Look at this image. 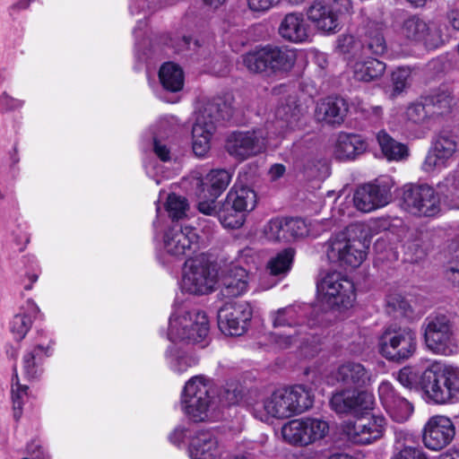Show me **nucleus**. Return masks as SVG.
I'll return each mask as SVG.
<instances>
[{"label": "nucleus", "instance_id": "e2e57ef3", "mask_svg": "<svg viewBox=\"0 0 459 459\" xmlns=\"http://www.w3.org/2000/svg\"><path fill=\"white\" fill-rule=\"evenodd\" d=\"M392 459H429L422 449L406 446L394 455Z\"/></svg>", "mask_w": 459, "mask_h": 459}, {"label": "nucleus", "instance_id": "338daca9", "mask_svg": "<svg viewBox=\"0 0 459 459\" xmlns=\"http://www.w3.org/2000/svg\"><path fill=\"white\" fill-rule=\"evenodd\" d=\"M255 251L251 247H245L241 249L237 257H236V264L233 265H239L242 266V264L249 265L250 264L255 263Z\"/></svg>", "mask_w": 459, "mask_h": 459}, {"label": "nucleus", "instance_id": "423d86ee", "mask_svg": "<svg viewBox=\"0 0 459 459\" xmlns=\"http://www.w3.org/2000/svg\"><path fill=\"white\" fill-rule=\"evenodd\" d=\"M326 420L316 417H302L290 420L281 428L283 441L296 447H306L324 440L329 434Z\"/></svg>", "mask_w": 459, "mask_h": 459}, {"label": "nucleus", "instance_id": "6ab92c4d", "mask_svg": "<svg viewBox=\"0 0 459 459\" xmlns=\"http://www.w3.org/2000/svg\"><path fill=\"white\" fill-rule=\"evenodd\" d=\"M455 427L450 418L444 415L430 417L422 429V442L425 447L439 451L454 439Z\"/></svg>", "mask_w": 459, "mask_h": 459}, {"label": "nucleus", "instance_id": "39448f33", "mask_svg": "<svg viewBox=\"0 0 459 459\" xmlns=\"http://www.w3.org/2000/svg\"><path fill=\"white\" fill-rule=\"evenodd\" d=\"M213 397L212 381L204 376H195L185 385L181 397L182 409L192 421H204L209 419Z\"/></svg>", "mask_w": 459, "mask_h": 459}, {"label": "nucleus", "instance_id": "72a5a7b5", "mask_svg": "<svg viewBox=\"0 0 459 459\" xmlns=\"http://www.w3.org/2000/svg\"><path fill=\"white\" fill-rule=\"evenodd\" d=\"M225 201L248 213L255 208L257 196L251 187L236 183L227 194Z\"/></svg>", "mask_w": 459, "mask_h": 459}, {"label": "nucleus", "instance_id": "c85d7f7f", "mask_svg": "<svg viewBox=\"0 0 459 459\" xmlns=\"http://www.w3.org/2000/svg\"><path fill=\"white\" fill-rule=\"evenodd\" d=\"M273 342L280 349H288L297 345L301 349L305 356H314L319 350L317 338L300 329L296 330L293 336L275 335Z\"/></svg>", "mask_w": 459, "mask_h": 459}, {"label": "nucleus", "instance_id": "4468645a", "mask_svg": "<svg viewBox=\"0 0 459 459\" xmlns=\"http://www.w3.org/2000/svg\"><path fill=\"white\" fill-rule=\"evenodd\" d=\"M386 420L381 415L360 417L342 423V434L352 443L368 445L380 439L386 429Z\"/></svg>", "mask_w": 459, "mask_h": 459}, {"label": "nucleus", "instance_id": "412c9836", "mask_svg": "<svg viewBox=\"0 0 459 459\" xmlns=\"http://www.w3.org/2000/svg\"><path fill=\"white\" fill-rule=\"evenodd\" d=\"M373 394L358 389H342L335 392L330 405L338 414H348L369 410L374 404Z\"/></svg>", "mask_w": 459, "mask_h": 459}, {"label": "nucleus", "instance_id": "ea45409f", "mask_svg": "<svg viewBox=\"0 0 459 459\" xmlns=\"http://www.w3.org/2000/svg\"><path fill=\"white\" fill-rule=\"evenodd\" d=\"M247 214L244 211L224 200L218 209L217 217L223 227L238 229L244 224Z\"/></svg>", "mask_w": 459, "mask_h": 459}, {"label": "nucleus", "instance_id": "2f4dec72", "mask_svg": "<svg viewBox=\"0 0 459 459\" xmlns=\"http://www.w3.org/2000/svg\"><path fill=\"white\" fill-rule=\"evenodd\" d=\"M270 73H286L292 69L297 55L287 47L268 46Z\"/></svg>", "mask_w": 459, "mask_h": 459}, {"label": "nucleus", "instance_id": "f257e3e1", "mask_svg": "<svg viewBox=\"0 0 459 459\" xmlns=\"http://www.w3.org/2000/svg\"><path fill=\"white\" fill-rule=\"evenodd\" d=\"M315 395L304 385L277 389L253 407L254 416L261 421L285 420L302 414L313 407Z\"/></svg>", "mask_w": 459, "mask_h": 459}, {"label": "nucleus", "instance_id": "4be33fe9", "mask_svg": "<svg viewBox=\"0 0 459 459\" xmlns=\"http://www.w3.org/2000/svg\"><path fill=\"white\" fill-rule=\"evenodd\" d=\"M187 451L191 459H218L223 449L215 430L200 429L191 437Z\"/></svg>", "mask_w": 459, "mask_h": 459}, {"label": "nucleus", "instance_id": "4d7b16f0", "mask_svg": "<svg viewBox=\"0 0 459 459\" xmlns=\"http://www.w3.org/2000/svg\"><path fill=\"white\" fill-rule=\"evenodd\" d=\"M420 376L413 367H404L396 375L398 382L406 388L420 387Z\"/></svg>", "mask_w": 459, "mask_h": 459}, {"label": "nucleus", "instance_id": "09e8293b", "mask_svg": "<svg viewBox=\"0 0 459 459\" xmlns=\"http://www.w3.org/2000/svg\"><path fill=\"white\" fill-rule=\"evenodd\" d=\"M362 44L365 48L363 56L368 52H371L374 55H382L387 48L381 29L378 27L374 30H368L367 31Z\"/></svg>", "mask_w": 459, "mask_h": 459}, {"label": "nucleus", "instance_id": "8fccbe9b", "mask_svg": "<svg viewBox=\"0 0 459 459\" xmlns=\"http://www.w3.org/2000/svg\"><path fill=\"white\" fill-rule=\"evenodd\" d=\"M285 219H273L264 227V237L272 242L288 243Z\"/></svg>", "mask_w": 459, "mask_h": 459}, {"label": "nucleus", "instance_id": "dca6fc26", "mask_svg": "<svg viewBox=\"0 0 459 459\" xmlns=\"http://www.w3.org/2000/svg\"><path fill=\"white\" fill-rule=\"evenodd\" d=\"M200 237L195 228L174 224L163 235V250L166 254L179 258L187 256L199 249Z\"/></svg>", "mask_w": 459, "mask_h": 459}, {"label": "nucleus", "instance_id": "473e14b6", "mask_svg": "<svg viewBox=\"0 0 459 459\" xmlns=\"http://www.w3.org/2000/svg\"><path fill=\"white\" fill-rule=\"evenodd\" d=\"M386 65L377 59L368 57L358 60L353 65V76L357 81L370 82L380 79L385 74Z\"/></svg>", "mask_w": 459, "mask_h": 459}, {"label": "nucleus", "instance_id": "e433bc0d", "mask_svg": "<svg viewBox=\"0 0 459 459\" xmlns=\"http://www.w3.org/2000/svg\"><path fill=\"white\" fill-rule=\"evenodd\" d=\"M243 65L251 73L262 74L270 72L268 46L255 48L241 56Z\"/></svg>", "mask_w": 459, "mask_h": 459}, {"label": "nucleus", "instance_id": "b1692460", "mask_svg": "<svg viewBox=\"0 0 459 459\" xmlns=\"http://www.w3.org/2000/svg\"><path fill=\"white\" fill-rule=\"evenodd\" d=\"M250 275L247 268L231 265L222 279L220 295L223 298H237L245 294L249 286Z\"/></svg>", "mask_w": 459, "mask_h": 459}, {"label": "nucleus", "instance_id": "9b49d317", "mask_svg": "<svg viewBox=\"0 0 459 459\" xmlns=\"http://www.w3.org/2000/svg\"><path fill=\"white\" fill-rule=\"evenodd\" d=\"M318 295L331 307H349L355 300L353 282L338 272H329L317 282Z\"/></svg>", "mask_w": 459, "mask_h": 459}, {"label": "nucleus", "instance_id": "f704fd0d", "mask_svg": "<svg viewBox=\"0 0 459 459\" xmlns=\"http://www.w3.org/2000/svg\"><path fill=\"white\" fill-rule=\"evenodd\" d=\"M273 327H299L301 331H307V326L300 324L302 313L298 306H287L271 313Z\"/></svg>", "mask_w": 459, "mask_h": 459}, {"label": "nucleus", "instance_id": "603ef678", "mask_svg": "<svg viewBox=\"0 0 459 459\" xmlns=\"http://www.w3.org/2000/svg\"><path fill=\"white\" fill-rule=\"evenodd\" d=\"M28 387L22 385L18 380L12 385L11 398L13 403V417L19 420L22 414V406L28 401Z\"/></svg>", "mask_w": 459, "mask_h": 459}, {"label": "nucleus", "instance_id": "6e6552de", "mask_svg": "<svg viewBox=\"0 0 459 459\" xmlns=\"http://www.w3.org/2000/svg\"><path fill=\"white\" fill-rule=\"evenodd\" d=\"M417 348V337L409 327H386L378 339L380 354L388 360L402 361L411 358Z\"/></svg>", "mask_w": 459, "mask_h": 459}, {"label": "nucleus", "instance_id": "f3484780", "mask_svg": "<svg viewBox=\"0 0 459 459\" xmlns=\"http://www.w3.org/2000/svg\"><path fill=\"white\" fill-rule=\"evenodd\" d=\"M459 150L456 136L448 133H440L432 144L421 164V169L427 173L440 171L446 168Z\"/></svg>", "mask_w": 459, "mask_h": 459}, {"label": "nucleus", "instance_id": "79ce46f5", "mask_svg": "<svg viewBox=\"0 0 459 459\" xmlns=\"http://www.w3.org/2000/svg\"><path fill=\"white\" fill-rule=\"evenodd\" d=\"M448 39L447 28L440 21L427 22V30L424 31L422 43L428 48H437L443 46Z\"/></svg>", "mask_w": 459, "mask_h": 459}, {"label": "nucleus", "instance_id": "0e129e2a", "mask_svg": "<svg viewBox=\"0 0 459 459\" xmlns=\"http://www.w3.org/2000/svg\"><path fill=\"white\" fill-rule=\"evenodd\" d=\"M388 304L394 309L401 311L404 316H410L413 311L412 306L408 299L399 294L391 296Z\"/></svg>", "mask_w": 459, "mask_h": 459}, {"label": "nucleus", "instance_id": "cd10ccee", "mask_svg": "<svg viewBox=\"0 0 459 459\" xmlns=\"http://www.w3.org/2000/svg\"><path fill=\"white\" fill-rule=\"evenodd\" d=\"M231 175L225 169H212L204 178H193L192 185L199 188V195L207 191L211 197L216 199L229 186Z\"/></svg>", "mask_w": 459, "mask_h": 459}, {"label": "nucleus", "instance_id": "c03bdc74", "mask_svg": "<svg viewBox=\"0 0 459 459\" xmlns=\"http://www.w3.org/2000/svg\"><path fill=\"white\" fill-rule=\"evenodd\" d=\"M28 311L30 314L24 312L15 315L11 322V331L18 341L23 339L30 329L32 325L31 314L38 313L39 308L33 302H28Z\"/></svg>", "mask_w": 459, "mask_h": 459}, {"label": "nucleus", "instance_id": "9d476101", "mask_svg": "<svg viewBox=\"0 0 459 459\" xmlns=\"http://www.w3.org/2000/svg\"><path fill=\"white\" fill-rule=\"evenodd\" d=\"M216 281V273L204 255L185 264L181 284L184 291L195 295L208 294L212 291Z\"/></svg>", "mask_w": 459, "mask_h": 459}, {"label": "nucleus", "instance_id": "37998d69", "mask_svg": "<svg viewBox=\"0 0 459 459\" xmlns=\"http://www.w3.org/2000/svg\"><path fill=\"white\" fill-rule=\"evenodd\" d=\"M170 368L177 373H183L189 368L195 366L199 359L194 355L187 354L186 352L170 347L166 354Z\"/></svg>", "mask_w": 459, "mask_h": 459}, {"label": "nucleus", "instance_id": "bf43d9fd", "mask_svg": "<svg viewBox=\"0 0 459 459\" xmlns=\"http://www.w3.org/2000/svg\"><path fill=\"white\" fill-rule=\"evenodd\" d=\"M451 258L446 263L444 272L446 281L455 289L459 290V258L455 256V253L450 251Z\"/></svg>", "mask_w": 459, "mask_h": 459}, {"label": "nucleus", "instance_id": "69168bd1", "mask_svg": "<svg viewBox=\"0 0 459 459\" xmlns=\"http://www.w3.org/2000/svg\"><path fill=\"white\" fill-rule=\"evenodd\" d=\"M247 33L240 29H235L231 31L229 38L230 45L236 52L239 51L247 43Z\"/></svg>", "mask_w": 459, "mask_h": 459}, {"label": "nucleus", "instance_id": "2eb2a0df", "mask_svg": "<svg viewBox=\"0 0 459 459\" xmlns=\"http://www.w3.org/2000/svg\"><path fill=\"white\" fill-rule=\"evenodd\" d=\"M220 117L219 108L214 103H207L198 111L192 128L193 152L196 156L203 157L210 150L211 138Z\"/></svg>", "mask_w": 459, "mask_h": 459}, {"label": "nucleus", "instance_id": "13d9d810", "mask_svg": "<svg viewBox=\"0 0 459 459\" xmlns=\"http://www.w3.org/2000/svg\"><path fill=\"white\" fill-rule=\"evenodd\" d=\"M289 242L303 238L308 234V227L302 219H285Z\"/></svg>", "mask_w": 459, "mask_h": 459}, {"label": "nucleus", "instance_id": "5fc2aeb1", "mask_svg": "<svg viewBox=\"0 0 459 459\" xmlns=\"http://www.w3.org/2000/svg\"><path fill=\"white\" fill-rule=\"evenodd\" d=\"M393 95L404 91L411 84V71L408 67H399L392 73Z\"/></svg>", "mask_w": 459, "mask_h": 459}, {"label": "nucleus", "instance_id": "6e6d98bb", "mask_svg": "<svg viewBox=\"0 0 459 459\" xmlns=\"http://www.w3.org/2000/svg\"><path fill=\"white\" fill-rule=\"evenodd\" d=\"M166 208L173 220H178L186 215L188 204L186 198L171 194L168 197Z\"/></svg>", "mask_w": 459, "mask_h": 459}, {"label": "nucleus", "instance_id": "a878e982", "mask_svg": "<svg viewBox=\"0 0 459 459\" xmlns=\"http://www.w3.org/2000/svg\"><path fill=\"white\" fill-rule=\"evenodd\" d=\"M348 111L347 103L342 98L328 97L317 102L315 117L318 122L340 125Z\"/></svg>", "mask_w": 459, "mask_h": 459}, {"label": "nucleus", "instance_id": "3c124183", "mask_svg": "<svg viewBox=\"0 0 459 459\" xmlns=\"http://www.w3.org/2000/svg\"><path fill=\"white\" fill-rule=\"evenodd\" d=\"M336 49L340 54L351 57L361 56L365 52L362 42L351 35L341 36L337 40Z\"/></svg>", "mask_w": 459, "mask_h": 459}, {"label": "nucleus", "instance_id": "a19ab883", "mask_svg": "<svg viewBox=\"0 0 459 459\" xmlns=\"http://www.w3.org/2000/svg\"><path fill=\"white\" fill-rule=\"evenodd\" d=\"M425 101L430 108L433 117L448 113L454 104L452 92L447 89H439L437 92L425 98Z\"/></svg>", "mask_w": 459, "mask_h": 459}, {"label": "nucleus", "instance_id": "393cba45", "mask_svg": "<svg viewBox=\"0 0 459 459\" xmlns=\"http://www.w3.org/2000/svg\"><path fill=\"white\" fill-rule=\"evenodd\" d=\"M279 33L285 40L303 43L310 36V27L301 13H290L282 19Z\"/></svg>", "mask_w": 459, "mask_h": 459}, {"label": "nucleus", "instance_id": "5701e85b", "mask_svg": "<svg viewBox=\"0 0 459 459\" xmlns=\"http://www.w3.org/2000/svg\"><path fill=\"white\" fill-rule=\"evenodd\" d=\"M378 395L386 412L394 420L404 422L411 417L413 411L412 404L401 396L390 382H381Z\"/></svg>", "mask_w": 459, "mask_h": 459}, {"label": "nucleus", "instance_id": "de8ad7c7", "mask_svg": "<svg viewBox=\"0 0 459 459\" xmlns=\"http://www.w3.org/2000/svg\"><path fill=\"white\" fill-rule=\"evenodd\" d=\"M434 117L426 101L424 103H411L405 111V119L412 125H427Z\"/></svg>", "mask_w": 459, "mask_h": 459}, {"label": "nucleus", "instance_id": "20e7f679", "mask_svg": "<svg viewBox=\"0 0 459 459\" xmlns=\"http://www.w3.org/2000/svg\"><path fill=\"white\" fill-rule=\"evenodd\" d=\"M360 231L361 226L352 225L329 239L326 255L332 264L352 269L362 264L369 244L365 238H358Z\"/></svg>", "mask_w": 459, "mask_h": 459}, {"label": "nucleus", "instance_id": "49530a36", "mask_svg": "<svg viewBox=\"0 0 459 459\" xmlns=\"http://www.w3.org/2000/svg\"><path fill=\"white\" fill-rule=\"evenodd\" d=\"M427 22L419 17L411 16L406 19L401 28V35L411 42H422Z\"/></svg>", "mask_w": 459, "mask_h": 459}, {"label": "nucleus", "instance_id": "a18cd8bd", "mask_svg": "<svg viewBox=\"0 0 459 459\" xmlns=\"http://www.w3.org/2000/svg\"><path fill=\"white\" fill-rule=\"evenodd\" d=\"M293 258L294 250L286 248L268 261L267 269L272 275H285L291 267Z\"/></svg>", "mask_w": 459, "mask_h": 459}, {"label": "nucleus", "instance_id": "c9c22d12", "mask_svg": "<svg viewBox=\"0 0 459 459\" xmlns=\"http://www.w3.org/2000/svg\"><path fill=\"white\" fill-rule=\"evenodd\" d=\"M159 78L163 88L171 92L182 90L184 85V73L178 65L168 62L161 65Z\"/></svg>", "mask_w": 459, "mask_h": 459}, {"label": "nucleus", "instance_id": "c756f323", "mask_svg": "<svg viewBox=\"0 0 459 459\" xmlns=\"http://www.w3.org/2000/svg\"><path fill=\"white\" fill-rule=\"evenodd\" d=\"M367 143L361 136L352 134H341L338 136L335 147V156L338 160H354L366 152Z\"/></svg>", "mask_w": 459, "mask_h": 459}, {"label": "nucleus", "instance_id": "a211bd4d", "mask_svg": "<svg viewBox=\"0 0 459 459\" xmlns=\"http://www.w3.org/2000/svg\"><path fill=\"white\" fill-rule=\"evenodd\" d=\"M252 309L247 302L226 303L218 311V326L229 336H240L247 330Z\"/></svg>", "mask_w": 459, "mask_h": 459}, {"label": "nucleus", "instance_id": "864d4df0", "mask_svg": "<svg viewBox=\"0 0 459 459\" xmlns=\"http://www.w3.org/2000/svg\"><path fill=\"white\" fill-rule=\"evenodd\" d=\"M429 246L422 237L415 238L406 244V255L412 263L422 261L428 255Z\"/></svg>", "mask_w": 459, "mask_h": 459}, {"label": "nucleus", "instance_id": "4c0bfd02", "mask_svg": "<svg viewBox=\"0 0 459 459\" xmlns=\"http://www.w3.org/2000/svg\"><path fill=\"white\" fill-rule=\"evenodd\" d=\"M377 139L382 152L389 160H401L407 157L408 149L406 145L395 141L385 131H380Z\"/></svg>", "mask_w": 459, "mask_h": 459}, {"label": "nucleus", "instance_id": "bb28decb", "mask_svg": "<svg viewBox=\"0 0 459 459\" xmlns=\"http://www.w3.org/2000/svg\"><path fill=\"white\" fill-rule=\"evenodd\" d=\"M337 382L348 385L362 387L371 382V374L365 367L357 362H346L342 364L334 373Z\"/></svg>", "mask_w": 459, "mask_h": 459}, {"label": "nucleus", "instance_id": "aec40b11", "mask_svg": "<svg viewBox=\"0 0 459 459\" xmlns=\"http://www.w3.org/2000/svg\"><path fill=\"white\" fill-rule=\"evenodd\" d=\"M271 136L265 137L262 129L232 134L226 144L229 153L239 159H247L262 152L270 143Z\"/></svg>", "mask_w": 459, "mask_h": 459}, {"label": "nucleus", "instance_id": "f03ea898", "mask_svg": "<svg viewBox=\"0 0 459 459\" xmlns=\"http://www.w3.org/2000/svg\"><path fill=\"white\" fill-rule=\"evenodd\" d=\"M420 388L435 404L453 403L459 399V368L433 362L421 373Z\"/></svg>", "mask_w": 459, "mask_h": 459}, {"label": "nucleus", "instance_id": "052dcab7", "mask_svg": "<svg viewBox=\"0 0 459 459\" xmlns=\"http://www.w3.org/2000/svg\"><path fill=\"white\" fill-rule=\"evenodd\" d=\"M153 152L161 161L167 162L172 160L171 148L166 140L154 138Z\"/></svg>", "mask_w": 459, "mask_h": 459}, {"label": "nucleus", "instance_id": "1a4fd4ad", "mask_svg": "<svg viewBox=\"0 0 459 459\" xmlns=\"http://www.w3.org/2000/svg\"><path fill=\"white\" fill-rule=\"evenodd\" d=\"M351 9L350 0H314L307 9V16L316 29L330 34L340 30V16Z\"/></svg>", "mask_w": 459, "mask_h": 459}, {"label": "nucleus", "instance_id": "58836bf2", "mask_svg": "<svg viewBox=\"0 0 459 459\" xmlns=\"http://www.w3.org/2000/svg\"><path fill=\"white\" fill-rule=\"evenodd\" d=\"M48 351V347L39 344L24 354L23 369L28 377L34 378L41 372L40 364L44 358L50 355Z\"/></svg>", "mask_w": 459, "mask_h": 459}, {"label": "nucleus", "instance_id": "7ed1b4c3", "mask_svg": "<svg viewBox=\"0 0 459 459\" xmlns=\"http://www.w3.org/2000/svg\"><path fill=\"white\" fill-rule=\"evenodd\" d=\"M209 332V320L203 311L181 306L169 317L168 336L172 342L199 344L204 348L208 344Z\"/></svg>", "mask_w": 459, "mask_h": 459}, {"label": "nucleus", "instance_id": "ddd939ff", "mask_svg": "<svg viewBox=\"0 0 459 459\" xmlns=\"http://www.w3.org/2000/svg\"><path fill=\"white\" fill-rule=\"evenodd\" d=\"M424 339L427 347L434 353L445 356L457 351L449 319L445 315L429 316L424 322Z\"/></svg>", "mask_w": 459, "mask_h": 459}, {"label": "nucleus", "instance_id": "f8f14e48", "mask_svg": "<svg viewBox=\"0 0 459 459\" xmlns=\"http://www.w3.org/2000/svg\"><path fill=\"white\" fill-rule=\"evenodd\" d=\"M392 177L383 175L373 182L359 186L353 197L354 205L363 212H370L388 204L394 186Z\"/></svg>", "mask_w": 459, "mask_h": 459}, {"label": "nucleus", "instance_id": "680f3d73", "mask_svg": "<svg viewBox=\"0 0 459 459\" xmlns=\"http://www.w3.org/2000/svg\"><path fill=\"white\" fill-rule=\"evenodd\" d=\"M248 9L253 13H265L277 6L281 0H247Z\"/></svg>", "mask_w": 459, "mask_h": 459}, {"label": "nucleus", "instance_id": "7c9ffc66", "mask_svg": "<svg viewBox=\"0 0 459 459\" xmlns=\"http://www.w3.org/2000/svg\"><path fill=\"white\" fill-rule=\"evenodd\" d=\"M299 107L295 95H288L285 103H281L276 109V121L274 127L281 129V134L288 129H293L299 119Z\"/></svg>", "mask_w": 459, "mask_h": 459}, {"label": "nucleus", "instance_id": "0eeeda50", "mask_svg": "<svg viewBox=\"0 0 459 459\" xmlns=\"http://www.w3.org/2000/svg\"><path fill=\"white\" fill-rule=\"evenodd\" d=\"M401 206L419 217H433L441 210L437 193L427 184L404 185L401 189Z\"/></svg>", "mask_w": 459, "mask_h": 459}, {"label": "nucleus", "instance_id": "774afa93", "mask_svg": "<svg viewBox=\"0 0 459 459\" xmlns=\"http://www.w3.org/2000/svg\"><path fill=\"white\" fill-rule=\"evenodd\" d=\"M22 459H48L46 455L44 454L41 446L35 443L31 442L27 446L26 449V456Z\"/></svg>", "mask_w": 459, "mask_h": 459}]
</instances>
